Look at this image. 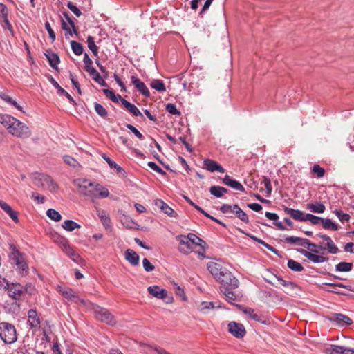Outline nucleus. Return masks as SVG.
Wrapping results in <instances>:
<instances>
[{"label": "nucleus", "mask_w": 354, "mask_h": 354, "mask_svg": "<svg viewBox=\"0 0 354 354\" xmlns=\"http://www.w3.org/2000/svg\"><path fill=\"white\" fill-rule=\"evenodd\" d=\"M0 123L14 136L27 138L31 135V131L26 124L10 115L0 114Z\"/></svg>", "instance_id": "f257e3e1"}, {"label": "nucleus", "mask_w": 354, "mask_h": 354, "mask_svg": "<svg viewBox=\"0 0 354 354\" xmlns=\"http://www.w3.org/2000/svg\"><path fill=\"white\" fill-rule=\"evenodd\" d=\"M80 194L87 196L92 201L97 198H106L109 196L108 189L98 183L91 182L87 179L79 180L77 182Z\"/></svg>", "instance_id": "f03ea898"}, {"label": "nucleus", "mask_w": 354, "mask_h": 354, "mask_svg": "<svg viewBox=\"0 0 354 354\" xmlns=\"http://www.w3.org/2000/svg\"><path fill=\"white\" fill-rule=\"evenodd\" d=\"M9 249L10 250V259L12 262L17 266L21 274H27L29 268L24 254L13 244L9 245Z\"/></svg>", "instance_id": "7ed1b4c3"}, {"label": "nucleus", "mask_w": 354, "mask_h": 354, "mask_svg": "<svg viewBox=\"0 0 354 354\" xmlns=\"http://www.w3.org/2000/svg\"><path fill=\"white\" fill-rule=\"evenodd\" d=\"M86 306L91 309V310L95 315L96 319L98 320H100L101 322H105L110 325L115 324L116 322L114 319V317L107 309L89 301L88 302Z\"/></svg>", "instance_id": "20e7f679"}, {"label": "nucleus", "mask_w": 354, "mask_h": 354, "mask_svg": "<svg viewBox=\"0 0 354 354\" xmlns=\"http://www.w3.org/2000/svg\"><path fill=\"white\" fill-rule=\"evenodd\" d=\"M33 184L37 187L47 189L50 192L57 189V185L48 175L41 173H35L32 176Z\"/></svg>", "instance_id": "39448f33"}, {"label": "nucleus", "mask_w": 354, "mask_h": 354, "mask_svg": "<svg viewBox=\"0 0 354 354\" xmlns=\"http://www.w3.org/2000/svg\"><path fill=\"white\" fill-rule=\"evenodd\" d=\"M0 338L6 344H12L17 339L15 326L8 322L0 323Z\"/></svg>", "instance_id": "423d86ee"}, {"label": "nucleus", "mask_w": 354, "mask_h": 354, "mask_svg": "<svg viewBox=\"0 0 354 354\" xmlns=\"http://www.w3.org/2000/svg\"><path fill=\"white\" fill-rule=\"evenodd\" d=\"M326 319L333 324L339 327H345L353 324V321L349 317L342 313H330L326 316Z\"/></svg>", "instance_id": "0eeeda50"}, {"label": "nucleus", "mask_w": 354, "mask_h": 354, "mask_svg": "<svg viewBox=\"0 0 354 354\" xmlns=\"http://www.w3.org/2000/svg\"><path fill=\"white\" fill-rule=\"evenodd\" d=\"M217 281H220L223 287H230L231 289H236L239 285V280L227 268Z\"/></svg>", "instance_id": "6e6552de"}, {"label": "nucleus", "mask_w": 354, "mask_h": 354, "mask_svg": "<svg viewBox=\"0 0 354 354\" xmlns=\"http://www.w3.org/2000/svg\"><path fill=\"white\" fill-rule=\"evenodd\" d=\"M59 292L64 298L75 303L80 302L84 306H86L88 302V301L80 299L77 293L70 288L59 287Z\"/></svg>", "instance_id": "1a4fd4ad"}, {"label": "nucleus", "mask_w": 354, "mask_h": 354, "mask_svg": "<svg viewBox=\"0 0 354 354\" xmlns=\"http://www.w3.org/2000/svg\"><path fill=\"white\" fill-rule=\"evenodd\" d=\"M5 288L7 289L9 297L15 300H19L24 293V288L19 283H10L6 281Z\"/></svg>", "instance_id": "9d476101"}, {"label": "nucleus", "mask_w": 354, "mask_h": 354, "mask_svg": "<svg viewBox=\"0 0 354 354\" xmlns=\"http://www.w3.org/2000/svg\"><path fill=\"white\" fill-rule=\"evenodd\" d=\"M228 331L234 337L239 339L243 338L246 334L244 326L234 321L228 324Z\"/></svg>", "instance_id": "9b49d317"}, {"label": "nucleus", "mask_w": 354, "mask_h": 354, "mask_svg": "<svg viewBox=\"0 0 354 354\" xmlns=\"http://www.w3.org/2000/svg\"><path fill=\"white\" fill-rule=\"evenodd\" d=\"M176 239L179 242V246L178 248L179 252L185 254H188L192 252L193 245L186 236L178 235L176 237Z\"/></svg>", "instance_id": "f8f14e48"}, {"label": "nucleus", "mask_w": 354, "mask_h": 354, "mask_svg": "<svg viewBox=\"0 0 354 354\" xmlns=\"http://www.w3.org/2000/svg\"><path fill=\"white\" fill-rule=\"evenodd\" d=\"M28 324L32 329L40 328L41 319L35 309H30L28 311Z\"/></svg>", "instance_id": "ddd939ff"}, {"label": "nucleus", "mask_w": 354, "mask_h": 354, "mask_svg": "<svg viewBox=\"0 0 354 354\" xmlns=\"http://www.w3.org/2000/svg\"><path fill=\"white\" fill-rule=\"evenodd\" d=\"M59 246L67 256L73 261L77 262V259L80 258V256L71 248L66 239L62 238L59 242Z\"/></svg>", "instance_id": "4468645a"}, {"label": "nucleus", "mask_w": 354, "mask_h": 354, "mask_svg": "<svg viewBox=\"0 0 354 354\" xmlns=\"http://www.w3.org/2000/svg\"><path fill=\"white\" fill-rule=\"evenodd\" d=\"M298 252H300L302 255L306 257L308 260L315 263H320L327 261L328 260V257H325L322 255H317V253L313 252H308L304 249H299Z\"/></svg>", "instance_id": "2eb2a0df"}, {"label": "nucleus", "mask_w": 354, "mask_h": 354, "mask_svg": "<svg viewBox=\"0 0 354 354\" xmlns=\"http://www.w3.org/2000/svg\"><path fill=\"white\" fill-rule=\"evenodd\" d=\"M207 270L217 280L223 274L225 268L223 267L221 264L216 262H209L207 265Z\"/></svg>", "instance_id": "dca6fc26"}, {"label": "nucleus", "mask_w": 354, "mask_h": 354, "mask_svg": "<svg viewBox=\"0 0 354 354\" xmlns=\"http://www.w3.org/2000/svg\"><path fill=\"white\" fill-rule=\"evenodd\" d=\"M236 306L239 308V310H241L245 315H248L250 319L263 324H266V321L263 320L262 316L257 314L253 308L243 307V306L239 304H236Z\"/></svg>", "instance_id": "f3484780"}, {"label": "nucleus", "mask_w": 354, "mask_h": 354, "mask_svg": "<svg viewBox=\"0 0 354 354\" xmlns=\"http://www.w3.org/2000/svg\"><path fill=\"white\" fill-rule=\"evenodd\" d=\"M203 168L210 172L218 171L219 173H224L225 171L221 165L212 159H205L203 160Z\"/></svg>", "instance_id": "a211bd4d"}, {"label": "nucleus", "mask_w": 354, "mask_h": 354, "mask_svg": "<svg viewBox=\"0 0 354 354\" xmlns=\"http://www.w3.org/2000/svg\"><path fill=\"white\" fill-rule=\"evenodd\" d=\"M131 79L132 84L143 96L146 97L150 96V92L143 82L136 76H131Z\"/></svg>", "instance_id": "6ab92c4d"}, {"label": "nucleus", "mask_w": 354, "mask_h": 354, "mask_svg": "<svg viewBox=\"0 0 354 354\" xmlns=\"http://www.w3.org/2000/svg\"><path fill=\"white\" fill-rule=\"evenodd\" d=\"M284 212L296 221L301 222L306 221V216L307 213H304L299 209H294L287 207L284 208Z\"/></svg>", "instance_id": "aec40b11"}, {"label": "nucleus", "mask_w": 354, "mask_h": 354, "mask_svg": "<svg viewBox=\"0 0 354 354\" xmlns=\"http://www.w3.org/2000/svg\"><path fill=\"white\" fill-rule=\"evenodd\" d=\"M147 290L151 295L158 299H165L167 295V291L165 289L161 288L158 286H149L147 288Z\"/></svg>", "instance_id": "412c9836"}, {"label": "nucleus", "mask_w": 354, "mask_h": 354, "mask_svg": "<svg viewBox=\"0 0 354 354\" xmlns=\"http://www.w3.org/2000/svg\"><path fill=\"white\" fill-rule=\"evenodd\" d=\"M0 207L16 223L19 222L18 212L13 210L12 208L6 202L0 200Z\"/></svg>", "instance_id": "4be33fe9"}, {"label": "nucleus", "mask_w": 354, "mask_h": 354, "mask_svg": "<svg viewBox=\"0 0 354 354\" xmlns=\"http://www.w3.org/2000/svg\"><path fill=\"white\" fill-rule=\"evenodd\" d=\"M155 205L167 216L170 217H176V213L175 212V211L171 207H170L167 203H165L162 200L157 199L155 201Z\"/></svg>", "instance_id": "5701e85b"}, {"label": "nucleus", "mask_w": 354, "mask_h": 354, "mask_svg": "<svg viewBox=\"0 0 354 354\" xmlns=\"http://www.w3.org/2000/svg\"><path fill=\"white\" fill-rule=\"evenodd\" d=\"M48 81L52 84V85L57 89V93L60 95H64L68 99V100L73 103H75V101L73 98L71 97V95L66 92L63 88H62L59 84L57 83V82L53 77L52 75H49L48 76Z\"/></svg>", "instance_id": "b1692460"}, {"label": "nucleus", "mask_w": 354, "mask_h": 354, "mask_svg": "<svg viewBox=\"0 0 354 354\" xmlns=\"http://www.w3.org/2000/svg\"><path fill=\"white\" fill-rule=\"evenodd\" d=\"M44 55L49 62V65L53 68L57 70V65L60 62L59 56L50 50H46Z\"/></svg>", "instance_id": "393cba45"}, {"label": "nucleus", "mask_w": 354, "mask_h": 354, "mask_svg": "<svg viewBox=\"0 0 354 354\" xmlns=\"http://www.w3.org/2000/svg\"><path fill=\"white\" fill-rule=\"evenodd\" d=\"M223 183L224 185L229 186L236 190L243 192L245 190L244 187L237 180L232 179L228 175H226L223 178Z\"/></svg>", "instance_id": "a878e982"}, {"label": "nucleus", "mask_w": 354, "mask_h": 354, "mask_svg": "<svg viewBox=\"0 0 354 354\" xmlns=\"http://www.w3.org/2000/svg\"><path fill=\"white\" fill-rule=\"evenodd\" d=\"M125 259L132 265L138 266L139 264L140 257L138 254L131 249H127L125 251Z\"/></svg>", "instance_id": "bb28decb"}, {"label": "nucleus", "mask_w": 354, "mask_h": 354, "mask_svg": "<svg viewBox=\"0 0 354 354\" xmlns=\"http://www.w3.org/2000/svg\"><path fill=\"white\" fill-rule=\"evenodd\" d=\"M330 354H354V348L348 347L332 345Z\"/></svg>", "instance_id": "cd10ccee"}, {"label": "nucleus", "mask_w": 354, "mask_h": 354, "mask_svg": "<svg viewBox=\"0 0 354 354\" xmlns=\"http://www.w3.org/2000/svg\"><path fill=\"white\" fill-rule=\"evenodd\" d=\"M96 212L97 215L100 219L103 226L106 229L110 228L111 226V221L106 212L100 209H97Z\"/></svg>", "instance_id": "c85d7f7f"}, {"label": "nucleus", "mask_w": 354, "mask_h": 354, "mask_svg": "<svg viewBox=\"0 0 354 354\" xmlns=\"http://www.w3.org/2000/svg\"><path fill=\"white\" fill-rule=\"evenodd\" d=\"M87 72L89 73V75H91L92 79L95 82H97V84H99L102 86H107L106 82L101 77L100 73L97 71V70L95 68H90V70L88 71H87Z\"/></svg>", "instance_id": "c756f323"}, {"label": "nucleus", "mask_w": 354, "mask_h": 354, "mask_svg": "<svg viewBox=\"0 0 354 354\" xmlns=\"http://www.w3.org/2000/svg\"><path fill=\"white\" fill-rule=\"evenodd\" d=\"M306 209L313 213L322 214L324 212L326 207L324 204L317 202L307 204Z\"/></svg>", "instance_id": "7c9ffc66"}, {"label": "nucleus", "mask_w": 354, "mask_h": 354, "mask_svg": "<svg viewBox=\"0 0 354 354\" xmlns=\"http://www.w3.org/2000/svg\"><path fill=\"white\" fill-rule=\"evenodd\" d=\"M232 213L234 214L237 218L245 223H249V218L247 214L239 207L237 205H234Z\"/></svg>", "instance_id": "2f4dec72"}, {"label": "nucleus", "mask_w": 354, "mask_h": 354, "mask_svg": "<svg viewBox=\"0 0 354 354\" xmlns=\"http://www.w3.org/2000/svg\"><path fill=\"white\" fill-rule=\"evenodd\" d=\"M122 105L133 115L135 116H142V114L139 109L133 104L130 103L126 100H122Z\"/></svg>", "instance_id": "473e14b6"}, {"label": "nucleus", "mask_w": 354, "mask_h": 354, "mask_svg": "<svg viewBox=\"0 0 354 354\" xmlns=\"http://www.w3.org/2000/svg\"><path fill=\"white\" fill-rule=\"evenodd\" d=\"M186 236L187 237L189 241L191 242L192 245H198L201 248H203L206 245V243L203 239H201V238H199L198 236H197L196 234H194L193 233H189Z\"/></svg>", "instance_id": "72a5a7b5"}, {"label": "nucleus", "mask_w": 354, "mask_h": 354, "mask_svg": "<svg viewBox=\"0 0 354 354\" xmlns=\"http://www.w3.org/2000/svg\"><path fill=\"white\" fill-rule=\"evenodd\" d=\"M209 192L217 198H221L223 195L227 192V189L223 187L214 185L210 187Z\"/></svg>", "instance_id": "f704fd0d"}, {"label": "nucleus", "mask_w": 354, "mask_h": 354, "mask_svg": "<svg viewBox=\"0 0 354 354\" xmlns=\"http://www.w3.org/2000/svg\"><path fill=\"white\" fill-rule=\"evenodd\" d=\"M230 287H222L221 288V292L226 297V299L227 301L231 302L232 301H235L237 299L236 295L230 290Z\"/></svg>", "instance_id": "c9c22d12"}, {"label": "nucleus", "mask_w": 354, "mask_h": 354, "mask_svg": "<svg viewBox=\"0 0 354 354\" xmlns=\"http://www.w3.org/2000/svg\"><path fill=\"white\" fill-rule=\"evenodd\" d=\"M62 227L68 232H72L76 228H80V225L72 220H66L62 224Z\"/></svg>", "instance_id": "e433bc0d"}, {"label": "nucleus", "mask_w": 354, "mask_h": 354, "mask_svg": "<svg viewBox=\"0 0 354 354\" xmlns=\"http://www.w3.org/2000/svg\"><path fill=\"white\" fill-rule=\"evenodd\" d=\"M150 86L158 91L164 92L166 91L165 85L162 80H153L150 83Z\"/></svg>", "instance_id": "4c0bfd02"}, {"label": "nucleus", "mask_w": 354, "mask_h": 354, "mask_svg": "<svg viewBox=\"0 0 354 354\" xmlns=\"http://www.w3.org/2000/svg\"><path fill=\"white\" fill-rule=\"evenodd\" d=\"M322 224L325 230L336 231L339 229L338 225L335 223H333L332 220L329 218H323Z\"/></svg>", "instance_id": "58836bf2"}, {"label": "nucleus", "mask_w": 354, "mask_h": 354, "mask_svg": "<svg viewBox=\"0 0 354 354\" xmlns=\"http://www.w3.org/2000/svg\"><path fill=\"white\" fill-rule=\"evenodd\" d=\"M221 306L218 305L216 308H220ZM216 308L215 303L212 301H203L200 304L198 307V310L203 313H206V310L209 309H214Z\"/></svg>", "instance_id": "ea45409f"}, {"label": "nucleus", "mask_w": 354, "mask_h": 354, "mask_svg": "<svg viewBox=\"0 0 354 354\" xmlns=\"http://www.w3.org/2000/svg\"><path fill=\"white\" fill-rule=\"evenodd\" d=\"M276 278L277 281L280 283V284L285 287L287 289V290H293L294 289L297 288V286L295 283H294L292 281H286L283 279L281 277L276 276Z\"/></svg>", "instance_id": "a19ab883"}, {"label": "nucleus", "mask_w": 354, "mask_h": 354, "mask_svg": "<svg viewBox=\"0 0 354 354\" xmlns=\"http://www.w3.org/2000/svg\"><path fill=\"white\" fill-rule=\"evenodd\" d=\"M87 43L88 49L93 53V54L95 56H98V47L96 46L94 38L89 35L87 37Z\"/></svg>", "instance_id": "79ce46f5"}, {"label": "nucleus", "mask_w": 354, "mask_h": 354, "mask_svg": "<svg viewBox=\"0 0 354 354\" xmlns=\"http://www.w3.org/2000/svg\"><path fill=\"white\" fill-rule=\"evenodd\" d=\"M325 246L326 247V250H328V252L330 254H337L339 251L338 248L334 243L332 239L329 236L328 239L326 241Z\"/></svg>", "instance_id": "37998d69"}, {"label": "nucleus", "mask_w": 354, "mask_h": 354, "mask_svg": "<svg viewBox=\"0 0 354 354\" xmlns=\"http://www.w3.org/2000/svg\"><path fill=\"white\" fill-rule=\"evenodd\" d=\"M287 266L288 268L295 272H301L304 270L301 263L292 259L288 261Z\"/></svg>", "instance_id": "c03bdc74"}, {"label": "nucleus", "mask_w": 354, "mask_h": 354, "mask_svg": "<svg viewBox=\"0 0 354 354\" xmlns=\"http://www.w3.org/2000/svg\"><path fill=\"white\" fill-rule=\"evenodd\" d=\"M103 93L104 95L110 98L113 102H118L119 100L122 102V100H124L121 95H115L114 92L111 90L105 88L103 89Z\"/></svg>", "instance_id": "a18cd8bd"}, {"label": "nucleus", "mask_w": 354, "mask_h": 354, "mask_svg": "<svg viewBox=\"0 0 354 354\" xmlns=\"http://www.w3.org/2000/svg\"><path fill=\"white\" fill-rule=\"evenodd\" d=\"M102 157L108 163L109 166L111 168L115 169L118 173H121L122 171H124L123 169L120 165H118L115 162L112 160L109 157L106 156L105 153H103L102 155Z\"/></svg>", "instance_id": "49530a36"}, {"label": "nucleus", "mask_w": 354, "mask_h": 354, "mask_svg": "<svg viewBox=\"0 0 354 354\" xmlns=\"http://www.w3.org/2000/svg\"><path fill=\"white\" fill-rule=\"evenodd\" d=\"M352 268L353 263L348 262H340L335 266V270L338 272H349Z\"/></svg>", "instance_id": "de8ad7c7"}, {"label": "nucleus", "mask_w": 354, "mask_h": 354, "mask_svg": "<svg viewBox=\"0 0 354 354\" xmlns=\"http://www.w3.org/2000/svg\"><path fill=\"white\" fill-rule=\"evenodd\" d=\"M46 215L49 218L55 222H58L62 220L61 214L53 209H48L46 212Z\"/></svg>", "instance_id": "09e8293b"}, {"label": "nucleus", "mask_w": 354, "mask_h": 354, "mask_svg": "<svg viewBox=\"0 0 354 354\" xmlns=\"http://www.w3.org/2000/svg\"><path fill=\"white\" fill-rule=\"evenodd\" d=\"M71 46L75 55H81L83 53V47L80 43L75 41H71Z\"/></svg>", "instance_id": "8fccbe9b"}, {"label": "nucleus", "mask_w": 354, "mask_h": 354, "mask_svg": "<svg viewBox=\"0 0 354 354\" xmlns=\"http://www.w3.org/2000/svg\"><path fill=\"white\" fill-rule=\"evenodd\" d=\"M323 218L315 216L311 214H306V221H310L313 225H318L322 223Z\"/></svg>", "instance_id": "3c124183"}, {"label": "nucleus", "mask_w": 354, "mask_h": 354, "mask_svg": "<svg viewBox=\"0 0 354 354\" xmlns=\"http://www.w3.org/2000/svg\"><path fill=\"white\" fill-rule=\"evenodd\" d=\"M333 212L342 223L348 222L351 218L349 214L344 213L341 210L335 209Z\"/></svg>", "instance_id": "603ef678"}, {"label": "nucleus", "mask_w": 354, "mask_h": 354, "mask_svg": "<svg viewBox=\"0 0 354 354\" xmlns=\"http://www.w3.org/2000/svg\"><path fill=\"white\" fill-rule=\"evenodd\" d=\"M301 241L302 238L297 236H286L284 239L286 243L295 245H301Z\"/></svg>", "instance_id": "864d4df0"}, {"label": "nucleus", "mask_w": 354, "mask_h": 354, "mask_svg": "<svg viewBox=\"0 0 354 354\" xmlns=\"http://www.w3.org/2000/svg\"><path fill=\"white\" fill-rule=\"evenodd\" d=\"M94 108H95V111L100 116H101L102 118L106 117L107 111L102 105L95 102L94 104Z\"/></svg>", "instance_id": "5fc2aeb1"}, {"label": "nucleus", "mask_w": 354, "mask_h": 354, "mask_svg": "<svg viewBox=\"0 0 354 354\" xmlns=\"http://www.w3.org/2000/svg\"><path fill=\"white\" fill-rule=\"evenodd\" d=\"M83 62L85 64L84 69L87 72L90 70V68H93V61L91 59V58L88 57L87 53H84V59Z\"/></svg>", "instance_id": "6e6d98bb"}, {"label": "nucleus", "mask_w": 354, "mask_h": 354, "mask_svg": "<svg viewBox=\"0 0 354 354\" xmlns=\"http://www.w3.org/2000/svg\"><path fill=\"white\" fill-rule=\"evenodd\" d=\"M67 7L68 9L77 17H80L82 15V12L72 2L69 1L67 3Z\"/></svg>", "instance_id": "4d7b16f0"}, {"label": "nucleus", "mask_w": 354, "mask_h": 354, "mask_svg": "<svg viewBox=\"0 0 354 354\" xmlns=\"http://www.w3.org/2000/svg\"><path fill=\"white\" fill-rule=\"evenodd\" d=\"M148 167L158 174L165 176L166 172L162 170L159 166H158L154 162H149L147 164Z\"/></svg>", "instance_id": "13d9d810"}, {"label": "nucleus", "mask_w": 354, "mask_h": 354, "mask_svg": "<svg viewBox=\"0 0 354 354\" xmlns=\"http://www.w3.org/2000/svg\"><path fill=\"white\" fill-rule=\"evenodd\" d=\"M313 172L317 175L318 178H322L324 176L325 171L324 169L321 167L319 165H315L313 167L312 169Z\"/></svg>", "instance_id": "bf43d9fd"}, {"label": "nucleus", "mask_w": 354, "mask_h": 354, "mask_svg": "<svg viewBox=\"0 0 354 354\" xmlns=\"http://www.w3.org/2000/svg\"><path fill=\"white\" fill-rule=\"evenodd\" d=\"M127 128L129 129L140 140H143V135L132 124H127L126 125Z\"/></svg>", "instance_id": "052dcab7"}, {"label": "nucleus", "mask_w": 354, "mask_h": 354, "mask_svg": "<svg viewBox=\"0 0 354 354\" xmlns=\"http://www.w3.org/2000/svg\"><path fill=\"white\" fill-rule=\"evenodd\" d=\"M45 28L46 29L52 42H54L56 39L55 33L52 29L50 24L48 21L45 22Z\"/></svg>", "instance_id": "680f3d73"}, {"label": "nucleus", "mask_w": 354, "mask_h": 354, "mask_svg": "<svg viewBox=\"0 0 354 354\" xmlns=\"http://www.w3.org/2000/svg\"><path fill=\"white\" fill-rule=\"evenodd\" d=\"M166 111L172 115L180 114V112L177 110L176 105L171 103H169L167 104Z\"/></svg>", "instance_id": "e2e57ef3"}, {"label": "nucleus", "mask_w": 354, "mask_h": 354, "mask_svg": "<svg viewBox=\"0 0 354 354\" xmlns=\"http://www.w3.org/2000/svg\"><path fill=\"white\" fill-rule=\"evenodd\" d=\"M142 264H143V268L146 272H151L155 269V267L146 258L143 259Z\"/></svg>", "instance_id": "0e129e2a"}, {"label": "nucleus", "mask_w": 354, "mask_h": 354, "mask_svg": "<svg viewBox=\"0 0 354 354\" xmlns=\"http://www.w3.org/2000/svg\"><path fill=\"white\" fill-rule=\"evenodd\" d=\"M63 160L65 163L73 167H75L77 164V162L70 156H64Z\"/></svg>", "instance_id": "69168bd1"}, {"label": "nucleus", "mask_w": 354, "mask_h": 354, "mask_svg": "<svg viewBox=\"0 0 354 354\" xmlns=\"http://www.w3.org/2000/svg\"><path fill=\"white\" fill-rule=\"evenodd\" d=\"M122 223L127 228L133 229L135 228V226L137 225V223L133 221L131 218L128 217H125L122 221Z\"/></svg>", "instance_id": "338daca9"}, {"label": "nucleus", "mask_w": 354, "mask_h": 354, "mask_svg": "<svg viewBox=\"0 0 354 354\" xmlns=\"http://www.w3.org/2000/svg\"><path fill=\"white\" fill-rule=\"evenodd\" d=\"M263 183L264 184L266 191L268 194H270L272 192V188L271 185V181L269 178L267 176L263 177Z\"/></svg>", "instance_id": "774afa93"}]
</instances>
